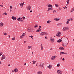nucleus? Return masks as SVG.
I'll use <instances>...</instances> for the list:
<instances>
[{"mask_svg":"<svg viewBox=\"0 0 74 74\" xmlns=\"http://www.w3.org/2000/svg\"><path fill=\"white\" fill-rule=\"evenodd\" d=\"M61 39L63 42L62 44V46L64 47H67V45L69 43V39L66 37H63Z\"/></svg>","mask_w":74,"mask_h":74,"instance_id":"1","label":"nucleus"},{"mask_svg":"<svg viewBox=\"0 0 74 74\" xmlns=\"http://www.w3.org/2000/svg\"><path fill=\"white\" fill-rule=\"evenodd\" d=\"M69 30V28L68 27H65L63 28L62 30L64 31H66V30Z\"/></svg>","mask_w":74,"mask_h":74,"instance_id":"2","label":"nucleus"},{"mask_svg":"<svg viewBox=\"0 0 74 74\" xmlns=\"http://www.w3.org/2000/svg\"><path fill=\"white\" fill-rule=\"evenodd\" d=\"M61 34V32H58L56 34V36L57 37H59L60 36V34Z\"/></svg>","mask_w":74,"mask_h":74,"instance_id":"3","label":"nucleus"},{"mask_svg":"<svg viewBox=\"0 0 74 74\" xmlns=\"http://www.w3.org/2000/svg\"><path fill=\"white\" fill-rule=\"evenodd\" d=\"M39 66L41 68V69H44V64H40L39 65Z\"/></svg>","mask_w":74,"mask_h":74,"instance_id":"4","label":"nucleus"},{"mask_svg":"<svg viewBox=\"0 0 74 74\" xmlns=\"http://www.w3.org/2000/svg\"><path fill=\"white\" fill-rule=\"evenodd\" d=\"M25 35H26V34L25 33H23L22 35L20 36V38H23L25 36Z\"/></svg>","mask_w":74,"mask_h":74,"instance_id":"5","label":"nucleus"},{"mask_svg":"<svg viewBox=\"0 0 74 74\" xmlns=\"http://www.w3.org/2000/svg\"><path fill=\"white\" fill-rule=\"evenodd\" d=\"M50 40L51 42H54V41H55V39L54 38H50Z\"/></svg>","mask_w":74,"mask_h":74,"instance_id":"6","label":"nucleus"},{"mask_svg":"<svg viewBox=\"0 0 74 74\" xmlns=\"http://www.w3.org/2000/svg\"><path fill=\"white\" fill-rule=\"evenodd\" d=\"M5 58V56L4 55H2V57L1 59V60H3Z\"/></svg>","mask_w":74,"mask_h":74,"instance_id":"7","label":"nucleus"},{"mask_svg":"<svg viewBox=\"0 0 74 74\" xmlns=\"http://www.w3.org/2000/svg\"><path fill=\"white\" fill-rule=\"evenodd\" d=\"M57 72L59 74H62V72L61 71L57 70Z\"/></svg>","mask_w":74,"mask_h":74,"instance_id":"8","label":"nucleus"},{"mask_svg":"<svg viewBox=\"0 0 74 74\" xmlns=\"http://www.w3.org/2000/svg\"><path fill=\"white\" fill-rule=\"evenodd\" d=\"M31 9V6L30 5H28L27 8V9L28 10H30Z\"/></svg>","mask_w":74,"mask_h":74,"instance_id":"9","label":"nucleus"},{"mask_svg":"<svg viewBox=\"0 0 74 74\" xmlns=\"http://www.w3.org/2000/svg\"><path fill=\"white\" fill-rule=\"evenodd\" d=\"M41 50L42 51L43 49V46H42V43L40 45Z\"/></svg>","mask_w":74,"mask_h":74,"instance_id":"10","label":"nucleus"},{"mask_svg":"<svg viewBox=\"0 0 74 74\" xmlns=\"http://www.w3.org/2000/svg\"><path fill=\"white\" fill-rule=\"evenodd\" d=\"M12 19H13V20H14V21H15L16 19V17L14 16H12Z\"/></svg>","mask_w":74,"mask_h":74,"instance_id":"11","label":"nucleus"},{"mask_svg":"<svg viewBox=\"0 0 74 74\" xmlns=\"http://www.w3.org/2000/svg\"><path fill=\"white\" fill-rule=\"evenodd\" d=\"M59 49L60 50H64V48L63 47H60L59 48Z\"/></svg>","mask_w":74,"mask_h":74,"instance_id":"12","label":"nucleus"},{"mask_svg":"<svg viewBox=\"0 0 74 74\" xmlns=\"http://www.w3.org/2000/svg\"><path fill=\"white\" fill-rule=\"evenodd\" d=\"M47 6L48 7H51V8H52V5L49 4H47Z\"/></svg>","mask_w":74,"mask_h":74,"instance_id":"13","label":"nucleus"},{"mask_svg":"<svg viewBox=\"0 0 74 74\" xmlns=\"http://www.w3.org/2000/svg\"><path fill=\"white\" fill-rule=\"evenodd\" d=\"M3 26H4V23H0V26L1 27H3Z\"/></svg>","mask_w":74,"mask_h":74,"instance_id":"14","label":"nucleus"},{"mask_svg":"<svg viewBox=\"0 0 74 74\" xmlns=\"http://www.w3.org/2000/svg\"><path fill=\"white\" fill-rule=\"evenodd\" d=\"M36 32H41V29L39 28L37 29V30L36 31Z\"/></svg>","mask_w":74,"mask_h":74,"instance_id":"15","label":"nucleus"},{"mask_svg":"<svg viewBox=\"0 0 74 74\" xmlns=\"http://www.w3.org/2000/svg\"><path fill=\"white\" fill-rule=\"evenodd\" d=\"M54 20L56 21H59L60 20V18H54Z\"/></svg>","mask_w":74,"mask_h":74,"instance_id":"16","label":"nucleus"},{"mask_svg":"<svg viewBox=\"0 0 74 74\" xmlns=\"http://www.w3.org/2000/svg\"><path fill=\"white\" fill-rule=\"evenodd\" d=\"M52 66L50 64L47 67L48 68V69H51V68H52Z\"/></svg>","mask_w":74,"mask_h":74,"instance_id":"17","label":"nucleus"},{"mask_svg":"<svg viewBox=\"0 0 74 74\" xmlns=\"http://www.w3.org/2000/svg\"><path fill=\"white\" fill-rule=\"evenodd\" d=\"M45 34V32H41L40 34V36H43V35H44Z\"/></svg>","mask_w":74,"mask_h":74,"instance_id":"18","label":"nucleus"},{"mask_svg":"<svg viewBox=\"0 0 74 74\" xmlns=\"http://www.w3.org/2000/svg\"><path fill=\"white\" fill-rule=\"evenodd\" d=\"M18 70L17 69H15L14 70V72L15 73H16V72H18Z\"/></svg>","mask_w":74,"mask_h":74,"instance_id":"19","label":"nucleus"},{"mask_svg":"<svg viewBox=\"0 0 74 74\" xmlns=\"http://www.w3.org/2000/svg\"><path fill=\"white\" fill-rule=\"evenodd\" d=\"M55 59V58L53 56H52V57L51 58V60H54Z\"/></svg>","mask_w":74,"mask_h":74,"instance_id":"20","label":"nucleus"},{"mask_svg":"<svg viewBox=\"0 0 74 74\" xmlns=\"http://www.w3.org/2000/svg\"><path fill=\"white\" fill-rule=\"evenodd\" d=\"M37 74H42V72L41 71H39L37 72Z\"/></svg>","mask_w":74,"mask_h":74,"instance_id":"21","label":"nucleus"},{"mask_svg":"<svg viewBox=\"0 0 74 74\" xmlns=\"http://www.w3.org/2000/svg\"><path fill=\"white\" fill-rule=\"evenodd\" d=\"M51 21L50 20H48V21H47V23L48 24H50L51 23Z\"/></svg>","mask_w":74,"mask_h":74,"instance_id":"22","label":"nucleus"},{"mask_svg":"<svg viewBox=\"0 0 74 74\" xmlns=\"http://www.w3.org/2000/svg\"><path fill=\"white\" fill-rule=\"evenodd\" d=\"M74 11V8H73L71 10L70 12L71 13L72 12H73V11Z\"/></svg>","mask_w":74,"mask_h":74,"instance_id":"23","label":"nucleus"},{"mask_svg":"<svg viewBox=\"0 0 74 74\" xmlns=\"http://www.w3.org/2000/svg\"><path fill=\"white\" fill-rule=\"evenodd\" d=\"M20 5L21 6V8H22V7H23V5L22 4V3H20Z\"/></svg>","mask_w":74,"mask_h":74,"instance_id":"24","label":"nucleus"},{"mask_svg":"<svg viewBox=\"0 0 74 74\" xmlns=\"http://www.w3.org/2000/svg\"><path fill=\"white\" fill-rule=\"evenodd\" d=\"M62 41V40L60 39H59V40H58L57 41L58 42H60Z\"/></svg>","mask_w":74,"mask_h":74,"instance_id":"25","label":"nucleus"},{"mask_svg":"<svg viewBox=\"0 0 74 74\" xmlns=\"http://www.w3.org/2000/svg\"><path fill=\"white\" fill-rule=\"evenodd\" d=\"M32 62H33L32 64H34L36 62V61H34V60L32 61Z\"/></svg>","mask_w":74,"mask_h":74,"instance_id":"26","label":"nucleus"},{"mask_svg":"<svg viewBox=\"0 0 74 74\" xmlns=\"http://www.w3.org/2000/svg\"><path fill=\"white\" fill-rule=\"evenodd\" d=\"M38 25H35L34 26V27H35V28H36V27H38Z\"/></svg>","mask_w":74,"mask_h":74,"instance_id":"27","label":"nucleus"},{"mask_svg":"<svg viewBox=\"0 0 74 74\" xmlns=\"http://www.w3.org/2000/svg\"><path fill=\"white\" fill-rule=\"evenodd\" d=\"M28 49H30V48H32V46H28Z\"/></svg>","mask_w":74,"mask_h":74,"instance_id":"28","label":"nucleus"},{"mask_svg":"<svg viewBox=\"0 0 74 74\" xmlns=\"http://www.w3.org/2000/svg\"><path fill=\"white\" fill-rule=\"evenodd\" d=\"M20 22H23V20L22 19H20Z\"/></svg>","mask_w":74,"mask_h":74,"instance_id":"29","label":"nucleus"},{"mask_svg":"<svg viewBox=\"0 0 74 74\" xmlns=\"http://www.w3.org/2000/svg\"><path fill=\"white\" fill-rule=\"evenodd\" d=\"M69 1H70V0H67L66 1V2L68 4H69Z\"/></svg>","mask_w":74,"mask_h":74,"instance_id":"30","label":"nucleus"},{"mask_svg":"<svg viewBox=\"0 0 74 74\" xmlns=\"http://www.w3.org/2000/svg\"><path fill=\"white\" fill-rule=\"evenodd\" d=\"M21 17H19V18H18L17 19V20L18 21H20V20H21Z\"/></svg>","mask_w":74,"mask_h":74,"instance_id":"31","label":"nucleus"},{"mask_svg":"<svg viewBox=\"0 0 74 74\" xmlns=\"http://www.w3.org/2000/svg\"><path fill=\"white\" fill-rule=\"evenodd\" d=\"M29 37H31L32 39H33V36H29Z\"/></svg>","mask_w":74,"mask_h":74,"instance_id":"32","label":"nucleus"},{"mask_svg":"<svg viewBox=\"0 0 74 74\" xmlns=\"http://www.w3.org/2000/svg\"><path fill=\"white\" fill-rule=\"evenodd\" d=\"M21 18V19H22V18H23V19L24 20V19H25V16H23V17H22Z\"/></svg>","mask_w":74,"mask_h":74,"instance_id":"33","label":"nucleus"},{"mask_svg":"<svg viewBox=\"0 0 74 74\" xmlns=\"http://www.w3.org/2000/svg\"><path fill=\"white\" fill-rule=\"evenodd\" d=\"M55 6H56V7H59V5H58L57 4H55Z\"/></svg>","mask_w":74,"mask_h":74,"instance_id":"34","label":"nucleus"},{"mask_svg":"<svg viewBox=\"0 0 74 74\" xmlns=\"http://www.w3.org/2000/svg\"><path fill=\"white\" fill-rule=\"evenodd\" d=\"M45 35H48V33L47 32H45Z\"/></svg>","mask_w":74,"mask_h":74,"instance_id":"35","label":"nucleus"},{"mask_svg":"<svg viewBox=\"0 0 74 74\" xmlns=\"http://www.w3.org/2000/svg\"><path fill=\"white\" fill-rule=\"evenodd\" d=\"M60 66V64L58 63V64L57 66V67H59V66Z\"/></svg>","mask_w":74,"mask_h":74,"instance_id":"36","label":"nucleus"},{"mask_svg":"<svg viewBox=\"0 0 74 74\" xmlns=\"http://www.w3.org/2000/svg\"><path fill=\"white\" fill-rule=\"evenodd\" d=\"M12 40H15V37H14L13 38H12Z\"/></svg>","mask_w":74,"mask_h":74,"instance_id":"37","label":"nucleus"},{"mask_svg":"<svg viewBox=\"0 0 74 74\" xmlns=\"http://www.w3.org/2000/svg\"><path fill=\"white\" fill-rule=\"evenodd\" d=\"M64 9H65V8L67 9V7H66V6H65V7H63Z\"/></svg>","mask_w":74,"mask_h":74,"instance_id":"38","label":"nucleus"},{"mask_svg":"<svg viewBox=\"0 0 74 74\" xmlns=\"http://www.w3.org/2000/svg\"><path fill=\"white\" fill-rule=\"evenodd\" d=\"M70 21H73V18H71L70 19Z\"/></svg>","mask_w":74,"mask_h":74,"instance_id":"39","label":"nucleus"},{"mask_svg":"<svg viewBox=\"0 0 74 74\" xmlns=\"http://www.w3.org/2000/svg\"><path fill=\"white\" fill-rule=\"evenodd\" d=\"M66 24H69V21H67L66 22Z\"/></svg>","mask_w":74,"mask_h":74,"instance_id":"40","label":"nucleus"},{"mask_svg":"<svg viewBox=\"0 0 74 74\" xmlns=\"http://www.w3.org/2000/svg\"><path fill=\"white\" fill-rule=\"evenodd\" d=\"M48 10H47V11H49L50 10V8H48Z\"/></svg>","mask_w":74,"mask_h":74,"instance_id":"41","label":"nucleus"},{"mask_svg":"<svg viewBox=\"0 0 74 74\" xmlns=\"http://www.w3.org/2000/svg\"><path fill=\"white\" fill-rule=\"evenodd\" d=\"M2 54H3V53H0V56H1V55H2Z\"/></svg>","mask_w":74,"mask_h":74,"instance_id":"42","label":"nucleus"},{"mask_svg":"<svg viewBox=\"0 0 74 74\" xmlns=\"http://www.w3.org/2000/svg\"><path fill=\"white\" fill-rule=\"evenodd\" d=\"M27 31L28 32H31V31L30 29V30H27Z\"/></svg>","mask_w":74,"mask_h":74,"instance_id":"43","label":"nucleus"},{"mask_svg":"<svg viewBox=\"0 0 74 74\" xmlns=\"http://www.w3.org/2000/svg\"><path fill=\"white\" fill-rule=\"evenodd\" d=\"M10 8L11 9H12V7L11 6H10Z\"/></svg>","mask_w":74,"mask_h":74,"instance_id":"44","label":"nucleus"},{"mask_svg":"<svg viewBox=\"0 0 74 74\" xmlns=\"http://www.w3.org/2000/svg\"><path fill=\"white\" fill-rule=\"evenodd\" d=\"M54 56V58H56L57 57V56Z\"/></svg>","mask_w":74,"mask_h":74,"instance_id":"45","label":"nucleus"},{"mask_svg":"<svg viewBox=\"0 0 74 74\" xmlns=\"http://www.w3.org/2000/svg\"><path fill=\"white\" fill-rule=\"evenodd\" d=\"M50 10H53V9H52V8H50Z\"/></svg>","mask_w":74,"mask_h":74,"instance_id":"46","label":"nucleus"},{"mask_svg":"<svg viewBox=\"0 0 74 74\" xmlns=\"http://www.w3.org/2000/svg\"><path fill=\"white\" fill-rule=\"evenodd\" d=\"M53 12L54 13V12H56V11L55 10H54L53 11Z\"/></svg>","mask_w":74,"mask_h":74,"instance_id":"47","label":"nucleus"},{"mask_svg":"<svg viewBox=\"0 0 74 74\" xmlns=\"http://www.w3.org/2000/svg\"><path fill=\"white\" fill-rule=\"evenodd\" d=\"M4 35H7V33H5H5H3Z\"/></svg>","mask_w":74,"mask_h":74,"instance_id":"48","label":"nucleus"},{"mask_svg":"<svg viewBox=\"0 0 74 74\" xmlns=\"http://www.w3.org/2000/svg\"><path fill=\"white\" fill-rule=\"evenodd\" d=\"M27 30H30V28H28L27 29Z\"/></svg>","mask_w":74,"mask_h":74,"instance_id":"49","label":"nucleus"},{"mask_svg":"<svg viewBox=\"0 0 74 74\" xmlns=\"http://www.w3.org/2000/svg\"><path fill=\"white\" fill-rule=\"evenodd\" d=\"M62 54H63V53H62V52H60V55H62Z\"/></svg>","mask_w":74,"mask_h":74,"instance_id":"50","label":"nucleus"},{"mask_svg":"<svg viewBox=\"0 0 74 74\" xmlns=\"http://www.w3.org/2000/svg\"><path fill=\"white\" fill-rule=\"evenodd\" d=\"M67 21L68 22H69V21H70V19H67Z\"/></svg>","mask_w":74,"mask_h":74,"instance_id":"51","label":"nucleus"},{"mask_svg":"<svg viewBox=\"0 0 74 74\" xmlns=\"http://www.w3.org/2000/svg\"><path fill=\"white\" fill-rule=\"evenodd\" d=\"M58 25H62V23H60L59 24H58Z\"/></svg>","mask_w":74,"mask_h":74,"instance_id":"52","label":"nucleus"},{"mask_svg":"<svg viewBox=\"0 0 74 74\" xmlns=\"http://www.w3.org/2000/svg\"><path fill=\"white\" fill-rule=\"evenodd\" d=\"M4 14H5V15H7V13H6V12H5L4 13Z\"/></svg>","mask_w":74,"mask_h":74,"instance_id":"53","label":"nucleus"},{"mask_svg":"<svg viewBox=\"0 0 74 74\" xmlns=\"http://www.w3.org/2000/svg\"><path fill=\"white\" fill-rule=\"evenodd\" d=\"M59 9L60 10H61V9L60 8V7L59 8Z\"/></svg>","mask_w":74,"mask_h":74,"instance_id":"54","label":"nucleus"},{"mask_svg":"<svg viewBox=\"0 0 74 74\" xmlns=\"http://www.w3.org/2000/svg\"><path fill=\"white\" fill-rule=\"evenodd\" d=\"M45 38L46 39H47V38H48V37L46 36L45 37Z\"/></svg>","mask_w":74,"mask_h":74,"instance_id":"55","label":"nucleus"},{"mask_svg":"<svg viewBox=\"0 0 74 74\" xmlns=\"http://www.w3.org/2000/svg\"><path fill=\"white\" fill-rule=\"evenodd\" d=\"M62 54H64V52H62Z\"/></svg>","mask_w":74,"mask_h":74,"instance_id":"56","label":"nucleus"},{"mask_svg":"<svg viewBox=\"0 0 74 74\" xmlns=\"http://www.w3.org/2000/svg\"><path fill=\"white\" fill-rule=\"evenodd\" d=\"M24 43H25V42H26V41L25 40L24 41Z\"/></svg>","mask_w":74,"mask_h":74,"instance_id":"57","label":"nucleus"},{"mask_svg":"<svg viewBox=\"0 0 74 74\" xmlns=\"http://www.w3.org/2000/svg\"><path fill=\"white\" fill-rule=\"evenodd\" d=\"M39 28H41V27H42L41 26H39Z\"/></svg>","mask_w":74,"mask_h":74,"instance_id":"58","label":"nucleus"},{"mask_svg":"<svg viewBox=\"0 0 74 74\" xmlns=\"http://www.w3.org/2000/svg\"><path fill=\"white\" fill-rule=\"evenodd\" d=\"M64 54L65 55H67V53H64Z\"/></svg>","mask_w":74,"mask_h":74,"instance_id":"59","label":"nucleus"},{"mask_svg":"<svg viewBox=\"0 0 74 74\" xmlns=\"http://www.w3.org/2000/svg\"><path fill=\"white\" fill-rule=\"evenodd\" d=\"M12 73H14V70H12Z\"/></svg>","mask_w":74,"mask_h":74,"instance_id":"60","label":"nucleus"},{"mask_svg":"<svg viewBox=\"0 0 74 74\" xmlns=\"http://www.w3.org/2000/svg\"><path fill=\"white\" fill-rule=\"evenodd\" d=\"M64 58H63L62 59V60L63 61H64Z\"/></svg>","mask_w":74,"mask_h":74,"instance_id":"61","label":"nucleus"},{"mask_svg":"<svg viewBox=\"0 0 74 74\" xmlns=\"http://www.w3.org/2000/svg\"><path fill=\"white\" fill-rule=\"evenodd\" d=\"M22 4H23V5L24 4V2H23V3Z\"/></svg>","mask_w":74,"mask_h":74,"instance_id":"62","label":"nucleus"},{"mask_svg":"<svg viewBox=\"0 0 74 74\" xmlns=\"http://www.w3.org/2000/svg\"><path fill=\"white\" fill-rule=\"evenodd\" d=\"M30 12H32V10H31L30 11Z\"/></svg>","mask_w":74,"mask_h":74,"instance_id":"63","label":"nucleus"},{"mask_svg":"<svg viewBox=\"0 0 74 74\" xmlns=\"http://www.w3.org/2000/svg\"><path fill=\"white\" fill-rule=\"evenodd\" d=\"M73 56L74 58V54L73 55Z\"/></svg>","mask_w":74,"mask_h":74,"instance_id":"64","label":"nucleus"}]
</instances>
